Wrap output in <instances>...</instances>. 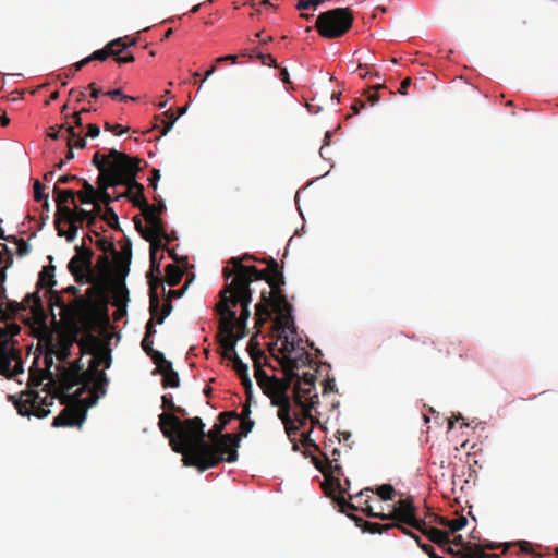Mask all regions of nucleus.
I'll use <instances>...</instances> for the list:
<instances>
[{"mask_svg":"<svg viewBox=\"0 0 558 558\" xmlns=\"http://www.w3.org/2000/svg\"><path fill=\"white\" fill-rule=\"evenodd\" d=\"M171 310H172L171 301L166 300V302L162 306L161 314L159 316L158 315L154 316L156 318V323L162 324L165 318L171 313ZM157 314H159V312Z\"/></svg>","mask_w":558,"mask_h":558,"instance_id":"59","label":"nucleus"},{"mask_svg":"<svg viewBox=\"0 0 558 558\" xmlns=\"http://www.w3.org/2000/svg\"><path fill=\"white\" fill-rule=\"evenodd\" d=\"M131 262V248H128V255L125 257L121 256H114V268H112L111 274L114 277L113 282V295L116 299V305L121 306L125 304L128 300L129 291L126 289V286L124 283V279L128 276Z\"/></svg>","mask_w":558,"mask_h":558,"instance_id":"12","label":"nucleus"},{"mask_svg":"<svg viewBox=\"0 0 558 558\" xmlns=\"http://www.w3.org/2000/svg\"><path fill=\"white\" fill-rule=\"evenodd\" d=\"M387 517L388 520L399 521L413 529H420L423 525L420 523L422 519L416 517V507L412 497L400 499L395 506L393 511Z\"/></svg>","mask_w":558,"mask_h":558,"instance_id":"14","label":"nucleus"},{"mask_svg":"<svg viewBox=\"0 0 558 558\" xmlns=\"http://www.w3.org/2000/svg\"><path fill=\"white\" fill-rule=\"evenodd\" d=\"M242 338H244L243 332L241 335H235L234 330H231V332H221L219 330V344L223 349L222 356L225 359L232 361L233 369L236 372L238 375H241L248 371L247 365L242 362V360L235 352V344Z\"/></svg>","mask_w":558,"mask_h":558,"instance_id":"13","label":"nucleus"},{"mask_svg":"<svg viewBox=\"0 0 558 558\" xmlns=\"http://www.w3.org/2000/svg\"><path fill=\"white\" fill-rule=\"evenodd\" d=\"M21 331V327L15 324H7L4 327H0V361L4 366H8L7 350L15 348L16 341L13 339Z\"/></svg>","mask_w":558,"mask_h":558,"instance_id":"18","label":"nucleus"},{"mask_svg":"<svg viewBox=\"0 0 558 558\" xmlns=\"http://www.w3.org/2000/svg\"><path fill=\"white\" fill-rule=\"evenodd\" d=\"M74 220H76L81 226L83 225V222L86 221L88 229L96 236L100 235L98 231L94 230V228L96 227V219H95V215L92 211H88L84 208L76 207V214H75Z\"/></svg>","mask_w":558,"mask_h":558,"instance_id":"32","label":"nucleus"},{"mask_svg":"<svg viewBox=\"0 0 558 558\" xmlns=\"http://www.w3.org/2000/svg\"><path fill=\"white\" fill-rule=\"evenodd\" d=\"M272 405L278 407V417L281 420L282 424L284 425L286 433L289 437L292 435H295L299 430V427L294 424L293 420L291 418L290 411H291V403L290 398L282 399L280 401H275Z\"/></svg>","mask_w":558,"mask_h":558,"instance_id":"23","label":"nucleus"},{"mask_svg":"<svg viewBox=\"0 0 558 558\" xmlns=\"http://www.w3.org/2000/svg\"><path fill=\"white\" fill-rule=\"evenodd\" d=\"M262 263L267 264V268L259 270L260 275L258 280H265L270 288L284 284V277L282 274V267L279 266L278 262L272 257L260 259Z\"/></svg>","mask_w":558,"mask_h":558,"instance_id":"17","label":"nucleus"},{"mask_svg":"<svg viewBox=\"0 0 558 558\" xmlns=\"http://www.w3.org/2000/svg\"><path fill=\"white\" fill-rule=\"evenodd\" d=\"M247 351L255 364H260L262 359H266L265 353L258 348V343L252 338L247 344Z\"/></svg>","mask_w":558,"mask_h":558,"instance_id":"45","label":"nucleus"},{"mask_svg":"<svg viewBox=\"0 0 558 558\" xmlns=\"http://www.w3.org/2000/svg\"><path fill=\"white\" fill-rule=\"evenodd\" d=\"M92 163L99 171L97 178L98 192L96 195V201L101 202L106 205V207H110L109 205L118 201L117 196L112 197L108 193L109 187H113L120 185L123 182L121 175H118L116 171H112L111 161H109L108 154H100L96 151L93 156Z\"/></svg>","mask_w":558,"mask_h":558,"instance_id":"10","label":"nucleus"},{"mask_svg":"<svg viewBox=\"0 0 558 558\" xmlns=\"http://www.w3.org/2000/svg\"><path fill=\"white\" fill-rule=\"evenodd\" d=\"M54 352H56L54 341H53L52 338H50L48 340V342H47V352H46L45 357H44V362H45L44 373H46L47 376H49V381L48 383H52V381H54L57 379V376H54L53 373L50 371V368L53 365Z\"/></svg>","mask_w":558,"mask_h":558,"instance_id":"33","label":"nucleus"},{"mask_svg":"<svg viewBox=\"0 0 558 558\" xmlns=\"http://www.w3.org/2000/svg\"><path fill=\"white\" fill-rule=\"evenodd\" d=\"M294 380H296V383L294 385V388L296 387V385H301L300 396L302 397V400L308 402V399L312 398L310 395L315 389V387H310V386L302 385L299 375H298V377H294Z\"/></svg>","mask_w":558,"mask_h":558,"instance_id":"56","label":"nucleus"},{"mask_svg":"<svg viewBox=\"0 0 558 558\" xmlns=\"http://www.w3.org/2000/svg\"><path fill=\"white\" fill-rule=\"evenodd\" d=\"M5 353L9 363L8 366H4L0 361V374L11 379L24 372L23 361L21 359V351L16 348H11L10 350H7Z\"/></svg>","mask_w":558,"mask_h":558,"instance_id":"22","label":"nucleus"},{"mask_svg":"<svg viewBox=\"0 0 558 558\" xmlns=\"http://www.w3.org/2000/svg\"><path fill=\"white\" fill-rule=\"evenodd\" d=\"M324 490L327 496L331 497L335 502L340 507L341 512L347 513L348 510H357V507L354 504H351L345 500L342 493H344V489L340 490V494L338 496H335L331 494V492L327 490L326 487H324Z\"/></svg>","mask_w":558,"mask_h":558,"instance_id":"39","label":"nucleus"},{"mask_svg":"<svg viewBox=\"0 0 558 558\" xmlns=\"http://www.w3.org/2000/svg\"><path fill=\"white\" fill-rule=\"evenodd\" d=\"M96 267L105 278L111 275L112 264L107 254H102L98 257Z\"/></svg>","mask_w":558,"mask_h":558,"instance_id":"46","label":"nucleus"},{"mask_svg":"<svg viewBox=\"0 0 558 558\" xmlns=\"http://www.w3.org/2000/svg\"><path fill=\"white\" fill-rule=\"evenodd\" d=\"M354 16L349 8H336L320 13L315 23L318 34L328 39L345 35L352 27Z\"/></svg>","mask_w":558,"mask_h":558,"instance_id":"9","label":"nucleus"},{"mask_svg":"<svg viewBox=\"0 0 558 558\" xmlns=\"http://www.w3.org/2000/svg\"><path fill=\"white\" fill-rule=\"evenodd\" d=\"M468 524V519L464 515H460L457 519H449V524L445 525V527L449 529V535L462 530Z\"/></svg>","mask_w":558,"mask_h":558,"instance_id":"51","label":"nucleus"},{"mask_svg":"<svg viewBox=\"0 0 558 558\" xmlns=\"http://www.w3.org/2000/svg\"><path fill=\"white\" fill-rule=\"evenodd\" d=\"M270 289V291H262V302L255 305L256 326L262 327L271 317V307L272 311L279 315V318L276 322L277 329L283 330L286 328H290V326H293L291 317L292 306L287 301V298L281 290V286Z\"/></svg>","mask_w":558,"mask_h":558,"instance_id":"5","label":"nucleus"},{"mask_svg":"<svg viewBox=\"0 0 558 558\" xmlns=\"http://www.w3.org/2000/svg\"><path fill=\"white\" fill-rule=\"evenodd\" d=\"M109 161H111L112 171H116L118 175H121L123 182L120 185H125L126 191L117 195V199L131 198L138 191L142 195L144 191L143 184L136 181V175L141 171V159L138 157H130L125 153L118 151L112 148L108 153Z\"/></svg>","mask_w":558,"mask_h":558,"instance_id":"7","label":"nucleus"},{"mask_svg":"<svg viewBox=\"0 0 558 558\" xmlns=\"http://www.w3.org/2000/svg\"><path fill=\"white\" fill-rule=\"evenodd\" d=\"M109 161H111L112 171H116L118 175H121L123 182L120 185H125L126 191L117 195V199L131 198L138 191L142 195L144 191L143 184L136 181V175L141 171V159L138 157H130L125 153L118 151L112 148L108 153Z\"/></svg>","mask_w":558,"mask_h":558,"instance_id":"8","label":"nucleus"},{"mask_svg":"<svg viewBox=\"0 0 558 558\" xmlns=\"http://www.w3.org/2000/svg\"><path fill=\"white\" fill-rule=\"evenodd\" d=\"M162 239L163 238H153L150 240H146L150 243V255L157 256L158 251L167 250L166 245L161 242Z\"/></svg>","mask_w":558,"mask_h":558,"instance_id":"58","label":"nucleus"},{"mask_svg":"<svg viewBox=\"0 0 558 558\" xmlns=\"http://www.w3.org/2000/svg\"><path fill=\"white\" fill-rule=\"evenodd\" d=\"M376 494L385 501L392 500L395 497V488L390 484H383L377 487Z\"/></svg>","mask_w":558,"mask_h":558,"instance_id":"52","label":"nucleus"},{"mask_svg":"<svg viewBox=\"0 0 558 558\" xmlns=\"http://www.w3.org/2000/svg\"><path fill=\"white\" fill-rule=\"evenodd\" d=\"M44 379L49 380V376H47L46 373H44L43 369L31 367L29 369V378H28V386L29 387H38L43 384Z\"/></svg>","mask_w":558,"mask_h":558,"instance_id":"43","label":"nucleus"},{"mask_svg":"<svg viewBox=\"0 0 558 558\" xmlns=\"http://www.w3.org/2000/svg\"><path fill=\"white\" fill-rule=\"evenodd\" d=\"M365 504H366V506L364 508H362V511L365 513L366 517L380 519V520H388V517H387L388 514L374 512L372 507L368 505V500H366Z\"/></svg>","mask_w":558,"mask_h":558,"instance_id":"60","label":"nucleus"},{"mask_svg":"<svg viewBox=\"0 0 558 558\" xmlns=\"http://www.w3.org/2000/svg\"><path fill=\"white\" fill-rule=\"evenodd\" d=\"M348 517L354 521L355 525L360 527L363 532L371 533V534H383L391 529H395L396 524L391 523H373L368 522L361 517H357L355 514H348Z\"/></svg>","mask_w":558,"mask_h":558,"instance_id":"27","label":"nucleus"},{"mask_svg":"<svg viewBox=\"0 0 558 558\" xmlns=\"http://www.w3.org/2000/svg\"><path fill=\"white\" fill-rule=\"evenodd\" d=\"M465 550H468L469 558H485L486 554L483 548L477 544H469L465 545Z\"/></svg>","mask_w":558,"mask_h":558,"instance_id":"53","label":"nucleus"},{"mask_svg":"<svg viewBox=\"0 0 558 558\" xmlns=\"http://www.w3.org/2000/svg\"><path fill=\"white\" fill-rule=\"evenodd\" d=\"M76 208L72 209L68 205H58L57 213L54 215L56 229L61 227L62 222L71 221L75 218Z\"/></svg>","mask_w":558,"mask_h":558,"instance_id":"34","label":"nucleus"},{"mask_svg":"<svg viewBox=\"0 0 558 558\" xmlns=\"http://www.w3.org/2000/svg\"><path fill=\"white\" fill-rule=\"evenodd\" d=\"M12 241L16 243L17 254L20 256H25L31 252V246L24 239H16L15 236H12Z\"/></svg>","mask_w":558,"mask_h":558,"instance_id":"57","label":"nucleus"},{"mask_svg":"<svg viewBox=\"0 0 558 558\" xmlns=\"http://www.w3.org/2000/svg\"><path fill=\"white\" fill-rule=\"evenodd\" d=\"M337 458L329 460L325 459L324 465L316 463L317 469L324 473L327 478V484L323 485V488L326 487L327 490L335 493L336 489H342L341 483L339 480V475H341V466L337 463Z\"/></svg>","mask_w":558,"mask_h":558,"instance_id":"16","label":"nucleus"},{"mask_svg":"<svg viewBox=\"0 0 558 558\" xmlns=\"http://www.w3.org/2000/svg\"><path fill=\"white\" fill-rule=\"evenodd\" d=\"M148 356L153 360L154 364H156V372L158 373L163 372L167 367L169 368L171 366V362L165 357L163 353L157 350Z\"/></svg>","mask_w":558,"mask_h":558,"instance_id":"44","label":"nucleus"},{"mask_svg":"<svg viewBox=\"0 0 558 558\" xmlns=\"http://www.w3.org/2000/svg\"><path fill=\"white\" fill-rule=\"evenodd\" d=\"M75 250L76 255L71 258L68 265L70 272L77 276L83 270L90 271L94 252L83 246H76Z\"/></svg>","mask_w":558,"mask_h":558,"instance_id":"19","label":"nucleus"},{"mask_svg":"<svg viewBox=\"0 0 558 558\" xmlns=\"http://www.w3.org/2000/svg\"><path fill=\"white\" fill-rule=\"evenodd\" d=\"M66 146L68 148L84 149L86 147V140L74 130V126H66Z\"/></svg>","mask_w":558,"mask_h":558,"instance_id":"31","label":"nucleus"},{"mask_svg":"<svg viewBox=\"0 0 558 558\" xmlns=\"http://www.w3.org/2000/svg\"><path fill=\"white\" fill-rule=\"evenodd\" d=\"M426 519H428L429 523L439 524L441 526H445V525L449 524V519L448 518L439 515V514H436V513H428L426 515Z\"/></svg>","mask_w":558,"mask_h":558,"instance_id":"62","label":"nucleus"},{"mask_svg":"<svg viewBox=\"0 0 558 558\" xmlns=\"http://www.w3.org/2000/svg\"><path fill=\"white\" fill-rule=\"evenodd\" d=\"M229 263L233 269L225 267L222 269L223 278L228 281L232 276L231 282L226 283L220 291V300L216 305V312L220 315L219 330L221 332H231L235 327V311L232 307L241 305L242 308H248L252 302L251 283L258 280L259 269L255 266L241 265L239 257H231Z\"/></svg>","mask_w":558,"mask_h":558,"instance_id":"3","label":"nucleus"},{"mask_svg":"<svg viewBox=\"0 0 558 558\" xmlns=\"http://www.w3.org/2000/svg\"><path fill=\"white\" fill-rule=\"evenodd\" d=\"M255 378L260 387H263L271 377H269L263 369L262 364H255Z\"/></svg>","mask_w":558,"mask_h":558,"instance_id":"54","label":"nucleus"},{"mask_svg":"<svg viewBox=\"0 0 558 558\" xmlns=\"http://www.w3.org/2000/svg\"><path fill=\"white\" fill-rule=\"evenodd\" d=\"M144 218L148 223L146 235H144L145 240H150L153 238L168 239L163 221L160 217H157L153 213H145Z\"/></svg>","mask_w":558,"mask_h":558,"instance_id":"25","label":"nucleus"},{"mask_svg":"<svg viewBox=\"0 0 558 558\" xmlns=\"http://www.w3.org/2000/svg\"><path fill=\"white\" fill-rule=\"evenodd\" d=\"M225 428L215 423L211 429L206 433L209 446H213L209 452L202 453L201 472L217 466L220 462L227 461L233 463L238 460V448L240 446L241 436L235 434H222Z\"/></svg>","mask_w":558,"mask_h":558,"instance_id":"4","label":"nucleus"},{"mask_svg":"<svg viewBox=\"0 0 558 558\" xmlns=\"http://www.w3.org/2000/svg\"><path fill=\"white\" fill-rule=\"evenodd\" d=\"M76 344L80 348L81 355L94 354L99 351L106 343L92 332H87L81 339H77Z\"/></svg>","mask_w":558,"mask_h":558,"instance_id":"28","label":"nucleus"},{"mask_svg":"<svg viewBox=\"0 0 558 558\" xmlns=\"http://www.w3.org/2000/svg\"><path fill=\"white\" fill-rule=\"evenodd\" d=\"M7 269L5 267L0 268V319L7 322L29 310L36 323L45 324L47 315L38 291L26 294L21 302L8 300L3 286L7 279Z\"/></svg>","mask_w":558,"mask_h":558,"instance_id":"6","label":"nucleus"},{"mask_svg":"<svg viewBox=\"0 0 558 558\" xmlns=\"http://www.w3.org/2000/svg\"><path fill=\"white\" fill-rule=\"evenodd\" d=\"M160 374L163 376L162 386L165 388H178L180 386L179 374L172 368V365L169 368L167 367L163 372H160Z\"/></svg>","mask_w":558,"mask_h":558,"instance_id":"38","label":"nucleus"},{"mask_svg":"<svg viewBox=\"0 0 558 558\" xmlns=\"http://www.w3.org/2000/svg\"><path fill=\"white\" fill-rule=\"evenodd\" d=\"M93 357L89 361V366L87 368V376H93L95 372L100 371L99 367L101 365L105 366V368H109L111 365V350L109 348V344H105L97 353L92 354Z\"/></svg>","mask_w":558,"mask_h":558,"instance_id":"24","label":"nucleus"},{"mask_svg":"<svg viewBox=\"0 0 558 558\" xmlns=\"http://www.w3.org/2000/svg\"><path fill=\"white\" fill-rule=\"evenodd\" d=\"M131 203L134 207H137L141 209V211H148L149 210V203L146 199L144 195V191H142V195L138 191H135V194L131 198Z\"/></svg>","mask_w":558,"mask_h":558,"instance_id":"50","label":"nucleus"},{"mask_svg":"<svg viewBox=\"0 0 558 558\" xmlns=\"http://www.w3.org/2000/svg\"><path fill=\"white\" fill-rule=\"evenodd\" d=\"M420 523H422L423 525L416 530L424 534L430 542L435 543L438 546H445L450 544L449 532L441 531L436 527H428L426 520L424 519H422Z\"/></svg>","mask_w":558,"mask_h":558,"instance_id":"26","label":"nucleus"},{"mask_svg":"<svg viewBox=\"0 0 558 558\" xmlns=\"http://www.w3.org/2000/svg\"><path fill=\"white\" fill-rule=\"evenodd\" d=\"M98 250L102 251L104 254L111 253L114 256H119V252L116 251L114 244L112 241H109L105 238H99L95 242Z\"/></svg>","mask_w":558,"mask_h":558,"instance_id":"49","label":"nucleus"},{"mask_svg":"<svg viewBox=\"0 0 558 558\" xmlns=\"http://www.w3.org/2000/svg\"><path fill=\"white\" fill-rule=\"evenodd\" d=\"M54 270L56 267L52 265L45 266L43 268V270L39 272V278L36 284L37 290L43 288L53 289V287L57 284V281L54 280Z\"/></svg>","mask_w":558,"mask_h":558,"instance_id":"30","label":"nucleus"},{"mask_svg":"<svg viewBox=\"0 0 558 558\" xmlns=\"http://www.w3.org/2000/svg\"><path fill=\"white\" fill-rule=\"evenodd\" d=\"M240 421H241V424H240L241 434H239V435L241 437L246 436L253 429L255 422L253 420H245V418H242Z\"/></svg>","mask_w":558,"mask_h":558,"instance_id":"63","label":"nucleus"},{"mask_svg":"<svg viewBox=\"0 0 558 558\" xmlns=\"http://www.w3.org/2000/svg\"><path fill=\"white\" fill-rule=\"evenodd\" d=\"M149 282V298H150V313L151 316H156L160 310V299L158 295V288L161 287L165 291L163 281L158 276L153 274L148 275Z\"/></svg>","mask_w":558,"mask_h":558,"instance_id":"29","label":"nucleus"},{"mask_svg":"<svg viewBox=\"0 0 558 558\" xmlns=\"http://www.w3.org/2000/svg\"><path fill=\"white\" fill-rule=\"evenodd\" d=\"M77 341V335L75 331H62L58 335L57 341L54 342L56 352L54 355L60 362H66L71 356V348Z\"/></svg>","mask_w":558,"mask_h":558,"instance_id":"20","label":"nucleus"},{"mask_svg":"<svg viewBox=\"0 0 558 558\" xmlns=\"http://www.w3.org/2000/svg\"><path fill=\"white\" fill-rule=\"evenodd\" d=\"M69 229L64 230L62 227L57 229L59 236H64L68 242H73L76 239L78 227L81 226L76 220L72 219L66 222Z\"/></svg>","mask_w":558,"mask_h":558,"instance_id":"41","label":"nucleus"},{"mask_svg":"<svg viewBox=\"0 0 558 558\" xmlns=\"http://www.w3.org/2000/svg\"><path fill=\"white\" fill-rule=\"evenodd\" d=\"M257 58L262 61L264 65L279 68L276 59L271 54H264L259 52L257 53Z\"/></svg>","mask_w":558,"mask_h":558,"instance_id":"64","label":"nucleus"},{"mask_svg":"<svg viewBox=\"0 0 558 558\" xmlns=\"http://www.w3.org/2000/svg\"><path fill=\"white\" fill-rule=\"evenodd\" d=\"M251 316L250 308H242L240 316H235V327L234 332L235 335H241L242 332L245 335L246 330V323Z\"/></svg>","mask_w":558,"mask_h":558,"instance_id":"42","label":"nucleus"},{"mask_svg":"<svg viewBox=\"0 0 558 558\" xmlns=\"http://www.w3.org/2000/svg\"><path fill=\"white\" fill-rule=\"evenodd\" d=\"M182 276L183 271L179 266L174 264H169L166 266V282L170 287L179 284L182 279Z\"/></svg>","mask_w":558,"mask_h":558,"instance_id":"36","label":"nucleus"},{"mask_svg":"<svg viewBox=\"0 0 558 558\" xmlns=\"http://www.w3.org/2000/svg\"><path fill=\"white\" fill-rule=\"evenodd\" d=\"M175 414L161 413L158 416V427L162 435L169 439L172 450L183 456L186 466H194L201 471L202 453L211 450L206 441L205 423L198 416L181 418Z\"/></svg>","mask_w":558,"mask_h":558,"instance_id":"2","label":"nucleus"},{"mask_svg":"<svg viewBox=\"0 0 558 558\" xmlns=\"http://www.w3.org/2000/svg\"><path fill=\"white\" fill-rule=\"evenodd\" d=\"M46 294L48 295V299H49V306L51 307V310L57 306L59 307L63 313H69V312H77L80 310H83L84 307H86L87 305H89L88 301H86L85 299L83 298H77L73 301V305H66L62 295L54 291L53 289H48L46 291Z\"/></svg>","mask_w":558,"mask_h":558,"instance_id":"21","label":"nucleus"},{"mask_svg":"<svg viewBox=\"0 0 558 558\" xmlns=\"http://www.w3.org/2000/svg\"><path fill=\"white\" fill-rule=\"evenodd\" d=\"M293 350H294L293 341H290L289 338L287 336H284V340H283L282 347L280 349V353L283 355V359L281 361L283 369H284V366L288 365L289 360H292L290 357V355L293 352Z\"/></svg>","mask_w":558,"mask_h":558,"instance_id":"47","label":"nucleus"},{"mask_svg":"<svg viewBox=\"0 0 558 558\" xmlns=\"http://www.w3.org/2000/svg\"><path fill=\"white\" fill-rule=\"evenodd\" d=\"M57 379L45 385L48 396L41 398L35 390L23 391L19 398L9 396L17 412L22 416L34 415L44 418L49 415V407L58 398L65 408L53 418V427L81 428L87 416V410L95 404L96 398H82L89 390L90 378L78 359L70 365L58 366Z\"/></svg>","mask_w":558,"mask_h":558,"instance_id":"1","label":"nucleus"},{"mask_svg":"<svg viewBox=\"0 0 558 558\" xmlns=\"http://www.w3.org/2000/svg\"><path fill=\"white\" fill-rule=\"evenodd\" d=\"M53 192L57 194L56 203L58 205H66L69 202L74 204L75 192L73 190H61L58 185H54Z\"/></svg>","mask_w":558,"mask_h":558,"instance_id":"40","label":"nucleus"},{"mask_svg":"<svg viewBox=\"0 0 558 558\" xmlns=\"http://www.w3.org/2000/svg\"><path fill=\"white\" fill-rule=\"evenodd\" d=\"M162 402V409L171 411L169 414H175L178 416L185 417L187 415V412L184 408L179 407L174 403L173 397L171 393H166L161 397ZM168 414L167 412H165Z\"/></svg>","mask_w":558,"mask_h":558,"instance_id":"35","label":"nucleus"},{"mask_svg":"<svg viewBox=\"0 0 558 558\" xmlns=\"http://www.w3.org/2000/svg\"><path fill=\"white\" fill-rule=\"evenodd\" d=\"M300 389L301 385H296L295 387V397L294 402L298 407H300V411L294 413V418L299 423L296 425L300 428H302L307 420H311L312 424L317 423L318 421L312 416L311 411L317 403L318 396L314 395L313 398L308 399V402L302 400V397L300 396Z\"/></svg>","mask_w":558,"mask_h":558,"instance_id":"15","label":"nucleus"},{"mask_svg":"<svg viewBox=\"0 0 558 558\" xmlns=\"http://www.w3.org/2000/svg\"><path fill=\"white\" fill-rule=\"evenodd\" d=\"M240 417L239 416V413L235 412V411H225V412H221L218 416V420H219V424L225 428L226 425L233 418H238Z\"/></svg>","mask_w":558,"mask_h":558,"instance_id":"55","label":"nucleus"},{"mask_svg":"<svg viewBox=\"0 0 558 558\" xmlns=\"http://www.w3.org/2000/svg\"><path fill=\"white\" fill-rule=\"evenodd\" d=\"M296 369H299L298 360H289L288 365H286L283 369L284 378L278 379L271 377L269 381L262 387L264 392L270 398L271 404L275 403V401H280L289 397L287 392L294 377H298Z\"/></svg>","mask_w":558,"mask_h":558,"instance_id":"11","label":"nucleus"},{"mask_svg":"<svg viewBox=\"0 0 558 558\" xmlns=\"http://www.w3.org/2000/svg\"><path fill=\"white\" fill-rule=\"evenodd\" d=\"M46 198H48V195L44 193V185L38 180H36L34 183V199L36 202H40Z\"/></svg>","mask_w":558,"mask_h":558,"instance_id":"61","label":"nucleus"},{"mask_svg":"<svg viewBox=\"0 0 558 558\" xmlns=\"http://www.w3.org/2000/svg\"><path fill=\"white\" fill-rule=\"evenodd\" d=\"M101 219L105 220L112 229H120L118 215L112 207H105Z\"/></svg>","mask_w":558,"mask_h":558,"instance_id":"48","label":"nucleus"},{"mask_svg":"<svg viewBox=\"0 0 558 558\" xmlns=\"http://www.w3.org/2000/svg\"><path fill=\"white\" fill-rule=\"evenodd\" d=\"M119 41H109L102 49L94 51L89 57L92 61H106L109 57H114L113 47Z\"/></svg>","mask_w":558,"mask_h":558,"instance_id":"37","label":"nucleus"}]
</instances>
